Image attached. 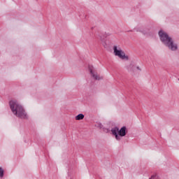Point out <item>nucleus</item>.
Instances as JSON below:
<instances>
[{
  "label": "nucleus",
  "mask_w": 179,
  "mask_h": 179,
  "mask_svg": "<svg viewBox=\"0 0 179 179\" xmlns=\"http://www.w3.org/2000/svg\"><path fill=\"white\" fill-rule=\"evenodd\" d=\"M9 106L13 114H14V115L18 118H22V120H27V118H29L24 108H23V106H22V105H20L17 101H10Z\"/></svg>",
  "instance_id": "nucleus-1"
},
{
  "label": "nucleus",
  "mask_w": 179,
  "mask_h": 179,
  "mask_svg": "<svg viewBox=\"0 0 179 179\" xmlns=\"http://www.w3.org/2000/svg\"><path fill=\"white\" fill-rule=\"evenodd\" d=\"M158 34L159 36V39L165 47H167L171 51H177L178 46L177 45V43H174V40H173L172 37L169 36V34L163 30H160L158 32Z\"/></svg>",
  "instance_id": "nucleus-2"
},
{
  "label": "nucleus",
  "mask_w": 179,
  "mask_h": 179,
  "mask_svg": "<svg viewBox=\"0 0 179 179\" xmlns=\"http://www.w3.org/2000/svg\"><path fill=\"white\" fill-rule=\"evenodd\" d=\"M113 51L116 57H119V58H121L122 59H125V58L128 59V57L125 56V52H124L122 50H118L117 46L113 47Z\"/></svg>",
  "instance_id": "nucleus-3"
},
{
  "label": "nucleus",
  "mask_w": 179,
  "mask_h": 179,
  "mask_svg": "<svg viewBox=\"0 0 179 179\" xmlns=\"http://www.w3.org/2000/svg\"><path fill=\"white\" fill-rule=\"evenodd\" d=\"M119 128L118 127H115L111 129L112 134L114 135L116 141H121V137L118 135Z\"/></svg>",
  "instance_id": "nucleus-4"
},
{
  "label": "nucleus",
  "mask_w": 179,
  "mask_h": 179,
  "mask_svg": "<svg viewBox=\"0 0 179 179\" xmlns=\"http://www.w3.org/2000/svg\"><path fill=\"white\" fill-rule=\"evenodd\" d=\"M89 71L92 76V78H94V79L95 80H103V77H100L99 76L97 75V73H95L94 72H93V69H92L91 68L89 69Z\"/></svg>",
  "instance_id": "nucleus-5"
},
{
  "label": "nucleus",
  "mask_w": 179,
  "mask_h": 179,
  "mask_svg": "<svg viewBox=\"0 0 179 179\" xmlns=\"http://www.w3.org/2000/svg\"><path fill=\"white\" fill-rule=\"evenodd\" d=\"M119 136H125L127 135V127L123 126L118 131Z\"/></svg>",
  "instance_id": "nucleus-6"
},
{
  "label": "nucleus",
  "mask_w": 179,
  "mask_h": 179,
  "mask_svg": "<svg viewBox=\"0 0 179 179\" xmlns=\"http://www.w3.org/2000/svg\"><path fill=\"white\" fill-rule=\"evenodd\" d=\"M85 118V115L80 113L77 116H76V120L77 121H80V120H83Z\"/></svg>",
  "instance_id": "nucleus-7"
},
{
  "label": "nucleus",
  "mask_w": 179,
  "mask_h": 179,
  "mask_svg": "<svg viewBox=\"0 0 179 179\" xmlns=\"http://www.w3.org/2000/svg\"><path fill=\"white\" fill-rule=\"evenodd\" d=\"M3 173H5V171L2 169V167H0V178H2L3 177Z\"/></svg>",
  "instance_id": "nucleus-8"
},
{
  "label": "nucleus",
  "mask_w": 179,
  "mask_h": 179,
  "mask_svg": "<svg viewBox=\"0 0 179 179\" xmlns=\"http://www.w3.org/2000/svg\"><path fill=\"white\" fill-rule=\"evenodd\" d=\"M150 179H160V178H159V176H157V175H153L151 176V178Z\"/></svg>",
  "instance_id": "nucleus-9"
},
{
  "label": "nucleus",
  "mask_w": 179,
  "mask_h": 179,
  "mask_svg": "<svg viewBox=\"0 0 179 179\" xmlns=\"http://www.w3.org/2000/svg\"><path fill=\"white\" fill-rule=\"evenodd\" d=\"M97 127H98V128L101 129V128H103V124L101 123H97Z\"/></svg>",
  "instance_id": "nucleus-10"
},
{
  "label": "nucleus",
  "mask_w": 179,
  "mask_h": 179,
  "mask_svg": "<svg viewBox=\"0 0 179 179\" xmlns=\"http://www.w3.org/2000/svg\"><path fill=\"white\" fill-rule=\"evenodd\" d=\"M136 69H138V71H141V68L139 66H137Z\"/></svg>",
  "instance_id": "nucleus-11"
},
{
  "label": "nucleus",
  "mask_w": 179,
  "mask_h": 179,
  "mask_svg": "<svg viewBox=\"0 0 179 179\" xmlns=\"http://www.w3.org/2000/svg\"><path fill=\"white\" fill-rule=\"evenodd\" d=\"M178 80H179V78L178 79Z\"/></svg>",
  "instance_id": "nucleus-12"
}]
</instances>
